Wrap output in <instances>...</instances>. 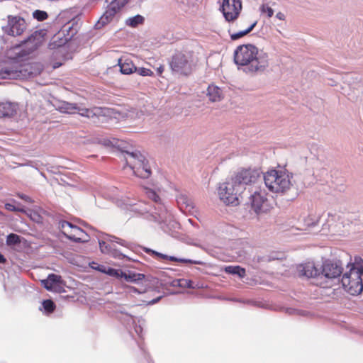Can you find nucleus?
Wrapping results in <instances>:
<instances>
[{
    "instance_id": "1",
    "label": "nucleus",
    "mask_w": 363,
    "mask_h": 363,
    "mask_svg": "<svg viewBox=\"0 0 363 363\" xmlns=\"http://www.w3.org/2000/svg\"><path fill=\"white\" fill-rule=\"evenodd\" d=\"M263 172L259 168H241L230 181L223 183L218 189L220 199L226 205L237 206L243 200L248 186L261 179Z\"/></svg>"
},
{
    "instance_id": "10",
    "label": "nucleus",
    "mask_w": 363,
    "mask_h": 363,
    "mask_svg": "<svg viewBox=\"0 0 363 363\" xmlns=\"http://www.w3.org/2000/svg\"><path fill=\"white\" fill-rule=\"evenodd\" d=\"M24 215L35 223H43V218L42 213L44 210L40 206V201L38 196H30L24 194Z\"/></svg>"
},
{
    "instance_id": "60",
    "label": "nucleus",
    "mask_w": 363,
    "mask_h": 363,
    "mask_svg": "<svg viewBox=\"0 0 363 363\" xmlns=\"http://www.w3.org/2000/svg\"><path fill=\"white\" fill-rule=\"evenodd\" d=\"M6 262V259L5 257L0 252V264H5Z\"/></svg>"
},
{
    "instance_id": "34",
    "label": "nucleus",
    "mask_w": 363,
    "mask_h": 363,
    "mask_svg": "<svg viewBox=\"0 0 363 363\" xmlns=\"http://www.w3.org/2000/svg\"><path fill=\"white\" fill-rule=\"evenodd\" d=\"M177 204L182 208H193L191 200L186 195L180 194L177 196L176 199Z\"/></svg>"
},
{
    "instance_id": "38",
    "label": "nucleus",
    "mask_w": 363,
    "mask_h": 363,
    "mask_svg": "<svg viewBox=\"0 0 363 363\" xmlns=\"http://www.w3.org/2000/svg\"><path fill=\"white\" fill-rule=\"evenodd\" d=\"M32 16L38 21L42 22L47 20L49 17V15L45 11L36 9L33 12Z\"/></svg>"
},
{
    "instance_id": "6",
    "label": "nucleus",
    "mask_w": 363,
    "mask_h": 363,
    "mask_svg": "<svg viewBox=\"0 0 363 363\" xmlns=\"http://www.w3.org/2000/svg\"><path fill=\"white\" fill-rule=\"evenodd\" d=\"M102 235L104 236V239L105 240L99 238H96V240H93L91 243V250H96L97 248L98 244L101 252L104 255H109L110 257L119 260H131L130 257L122 253L121 250L116 248L113 244L117 243L121 246L129 247L130 244L127 241L115 235L104 233H102Z\"/></svg>"
},
{
    "instance_id": "42",
    "label": "nucleus",
    "mask_w": 363,
    "mask_h": 363,
    "mask_svg": "<svg viewBox=\"0 0 363 363\" xmlns=\"http://www.w3.org/2000/svg\"><path fill=\"white\" fill-rule=\"evenodd\" d=\"M129 0H113L108 6L114 9L118 13L125 5L128 2Z\"/></svg>"
},
{
    "instance_id": "9",
    "label": "nucleus",
    "mask_w": 363,
    "mask_h": 363,
    "mask_svg": "<svg viewBox=\"0 0 363 363\" xmlns=\"http://www.w3.org/2000/svg\"><path fill=\"white\" fill-rule=\"evenodd\" d=\"M169 65L173 74L187 77L191 74L194 63L191 54L176 52L169 59Z\"/></svg>"
},
{
    "instance_id": "13",
    "label": "nucleus",
    "mask_w": 363,
    "mask_h": 363,
    "mask_svg": "<svg viewBox=\"0 0 363 363\" xmlns=\"http://www.w3.org/2000/svg\"><path fill=\"white\" fill-rule=\"evenodd\" d=\"M41 285L48 291L62 294L66 292L65 281L60 275L51 273L46 279L41 280Z\"/></svg>"
},
{
    "instance_id": "43",
    "label": "nucleus",
    "mask_w": 363,
    "mask_h": 363,
    "mask_svg": "<svg viewBox=\"0 0 363 363\" xmlns=\"http://www.w3.org/2000/svg\"><path fill=\"white\" fill-rule=\"evenodd\" d=\"M89 267L92 269L104 274L106 265V264H99V263H98V262H96L95 261H92V262H91L89 263Z\"/></svg>"
},
{
    "instance_id": "45",
    "label": "nucleus",
    "mask_w": 363,
    "mask_h": 363,
    "mask_svg": "<svg viewBox=\"0 0 363 363\" xmlns=\"http://www.w3.org/2000/svg\"><path fill=\"white\" fill-rule=\"evenodd\" d=\"M135 72H138L139 75L143 77L154 75V73L151 69L145 67H137V70L135 71Z\"/></svg>"
},
{
    "instance_id": "61",
    "label": "nucleus",
    "mask_w": 363,
    "mask_h": 363,
    "mask_svg": "<svg viewBox=\"0 0 363 363\" xmlns=\"http://www.w3.org/2000/svg\"><path fill=\"white\" fill-rule=\"evenodd\" d=\"M61 65H62V63L56 62V63L54 64L53 68L54 69L58 68V67H60V66H61Z\"/></svg>"
},
{
    "instance_id": "49",
    "label": "nucleus",
    "mask_w": 363,
    "mask_h": 363,
    "mask_svg": "<svg viewBox=\"0 0 363 363\" xmlns=\"http://www.w3.org/2000/svg\"><path fill=\"white\" fill-rule=\"evenodd\" d=\"M74 233H75L76 235H77V237L85 238V240H86V242H89L90 236L81 228H79V227L75 228V230Z\"/></svg>"
},
{
    "instance_id": "64",
    "label": "nucleus",
    "mask_w": 363,
    "mask_h": 363,
    "mask_svg": "<svg viewBox=\"0 0 363 363\" xmlns=\"http://www.w3.org/2000/svg\"><path fill=\"white\" fill-rule=\"evenodd\" d=\"M276 258L275 257H269L268 259H267V261H271L272 259H275Z\"/></svg>"
},
{
    "instance_id": "46",
    "label": "nucleus",
    "mask_w": 363,
    "mask_h": 363,
    "mask_svg": "<svg viewBox=\"0 0 363 363\" xmlns=\"http://www.w3.org/2000/svg\"><path fill=\"white\" fill-rule=\"evenodd\" d=\"M247 34H248V32L247 31L246 29H245L243 30H240L238 32L231 33L230 35L231 40L234 41V40H237L244 37L245 35H246Z\"/></svg>"
},
{
    "instance_id": "53",
    "label": "nucleus",
    "mask_w": 363,
    "mask_h": 363,
    "mask_svg": "<svg viewBox=\"0 0 363 363\" xmlns=\"http://www.w3.org/2000/svg\"><path fill=\"white\" fill-rule=\"evenodd\" d=\"M23 166L24 167H32L33 169V171L36 174H41V172L38 170V168H34L30 164V162H24V164H23Z\"/></svg>"
},
{
    "instance_id": "2",
    "label": "nucleus",
    "mask_w": 363,
    "mask_h": 363,
    "mask_svg": "<svg viewBox=\"0 0 363 363\" xmlns=\"http://www.w3.org/2000/svg\"><path fill=\"white\" fill-rule=\"evenodd\" d=\"M234 63L239 70L250 75L262 73L269 65L268 54L253 44L238 46L233 53Z\"/></svg>"
},
{
    "instance_id": "28",
    "label": "nucleus",
    "mask_w": 363,
    "mask_h": 363,
    "mask_svg": "<svg viewBox=\"0 0 363 363\" xmlns=\"http://www.w3.org/2000/svg\"><path fill=\"white\" fill-rule=\"evenodd\" d=\"M348 265H350L349 272H355L357 274H363V259L360 256L355 255L354 262L349 263Z\"/></svg>"
},
{
    "instance_id": "35",
    "label": "nucleus",
    "mask_w": 363,
    "mask_h": 363,
    "mask_svg": "<svg viewBox=\"0 0 363 363\" xmlns=\"http://www.w3.org/2000/svg\"><path fill=\"white\" fill-rule=\"evenodd\" d=\"M104 274L108 275L111 277H114L118 279H121L122 275H124L123 271L121 269H116L106 265Z\"/></svg>"
},
{
    "instance_id": "23",
    "label": "nucleus",
    "mask_w": 363,
    "mask_h": 363,
    "mask_svg": "<svg viewBox=\"0 0 363 363\" xmlns=\"http://www.w3.org/2000/svg\"><path fill=\"white\" fill-rule=\"evenodd\" d=\"M17 104L11 102L0 104V118L11 117L16 111Z\"/></svg>"
},
{
    "instance_id": "14",
    "label": "nucleus",
    "mask_w": 363,
    "mask_h": 363,
    "mask_svg": "<svg viewBox=\"0 0 363 363\" xmlns=\"http://www.w3.org/2000/svg\"><path fill=\"white\" fill-rule=\"evenodd\" d=\"M117 319L127 328L128 327H133L135 334L140 338H143V326L145 320L142 317L137 318L136 322L135 318L130 313H128L122 316L117 315Z\"/></svg>"
},
{
    "instance_id": "37",
    "label": "nucleus",
    "mask_w": 363,
    "mask_h": 363,
    "mask_svg": "<svg viewBox=\"0 0 363 363\" xmlns=\"http://www.w3.org/2000/svg\"><path fill=\"white\" fill-rule=\"evenodd\" d=\"M67 23L69 25V28H72V30H74V32L77 33L81 28L82 23L81 21V18L79 16H76L70 21L67 22Z\"/></svg>"
},
{
    "instance_id": "44",
    "label": "nucleus",
    "mask_w": 363,
    "mask_h": 363,
    "mask_svg": "<svg viewBox=\"0 0 363 363\" xmlns=\"http://www.w3.org/2000/svg\"><path fill=\"white\" fill-rule=\"evenodd\" d=\"M178 262L185 263V264H194L198 265L206 266V263L201 261V260H194L191 259L186 258H178Z\"/></svg>"
},
{
    "instance_id": "36",
    "label": "nucleus",
    "mask_w": 363,
    "mask_h": 363,
    "mask_svg": "<svg viewBox=\"0 0 363 363\" xmlns=\"http://www.w3.org/2000/svg\"><path fill=\"white\" fill-rule=\"evenodd\" d=\"M60 32L62 33V35H64L69 41H70L74 35L77 34V33L74 32V30H72V28H69V25L66 23Z\"/></svg>"
},
{
    "instance_id": "55",
    "label": "nucleus",
    "mask_w": 363,
    "mask_h": 363,
    "mask_svg": "<svg viewBox=\"0 0 363 363\" xmlns=\"http://www.w3.org/2000/svg\"><path fill=\"white\" fill-rule=\"evenodd\" d=\"M162 298V296H158L152 300H151L150 301H149L148 304L149 305H154L157 303H158Z\"/></svg>"
},
{
    "instance_id": "52",
    "label": "nucleus",
    "mask_w": 363,
    "mask_h": 363,
    "mask_svg": "<svg viewBox=\"0 0 363 363\" xmlns=\"http://www.w3.org/2000/svg\"><path fill=\"white\" fill-rule=\"evenodd\" d=\"M5 207L7 210L11 211H23V208L16 207L15 205H13L12 203H6Z\"/></svg>"
},
{
    "instance_id": "48",
    "label": "nucleus",
    "mask_w": 363,
    "mask_h": 363,
    "mask_svg": "<svg viewBox=\"0 0 363 363\" xmlns=\"http://www.w3.org/2000/svg\"><path fill=\"white\" fill-rule=\"evenodd\" d=\"M130 262H135L136 264L135 265H128V267H130V268H133V269H137V270H139V271H144V268L145 267V265L139 262L138 260H136V259H132L131 258V260H129Z\"/></svg>"
},
{
    "instance_id": "25",
    "label": "nucleus",
    "mask_w": 363,
    "mask_h": 363,
    "mask_svg": "<svg viewBox=\"0 0 363 363\" xmlns=\"http://www.w3.org/2000/svg\"><path fill=\"white\" fill-rule=\"evenodd\" d=\"M118 66L120 67V72L123 74H130L137 70V67L129 60H125L123 62L122 59H120Z\"/></svg>"
},
{
    "instance_id": "7",
    "label": "nucleus",
    "mask_w": 363,
    "mask_h": 363,
    "mask_svg": "<svg viewBox=\"0 0 363 363\" xmlns=\"http://www.w3.org/2000/svg\"><path fill=\"white\" fill-rule=\"evenodd\" d=\"M147 197L154 202V211H151L150 220L157 223L160 228L165 232L168 233L169 225L176 228H179V223L174 220H170L166 206L162 202L157 193L150 189L147 191Z\"/></svg>"
},
{
    "instance_id": "58",
    "label": "nucleus",
    "mask_w": 363,
    "mask_h": 363,
    "mask_svg": "<svg viewBox=\"0 0 363 363\" xmlns=\"http://www.w3.org/2000/svg\"><path fill=\"white\" fill-rule=\"evenodd\" d=\"M163 72H164V67L162 65H160V67H158L157 68V75L161 76V74H162Z\"/></svg>"
},
{
    "instance_id": "26",
    "label": "nucleus",
    "mask_w": 363,
    "mask_h": 363,
    "mask_svg": "<svg viewBox=\"0 0 363 363\" xmlns=\"http://www.w3.org/2000/svg\"><path fill=\"white\" fill-rule=\"evenodd\" d=\"M130 211L138 213L140 215L147 214L148 218H151L150 214L151 213V209L150 206L146 203H135L130 206Z\"/></svg>"
},
{
    "instance_id": "54",
    "label": "nucleus",
    "mask_w": 363,
    "mask_h": 363,
    "mask_svg": "<svg viewBox=\"0 0 363 363\" xmlns=\"http://www.w3.org/2000/svg\"><path fill=\"white\" fill-rule=\"evenodd\" d=\"M64 223L66 224L67 227L69 228L70 229H72L73 230V232H74L75 230V228H77L78 226L72 224V223L69 222V221H64Z\"/></svg>"
},
{
    "instance_id": "4",
    "label": "nucleus",
    "mask_w": 363,
    "mask_h": 363,
    "mask_svg": "<svg viewBox=\"0 0 363 363\" xmlns=\"http://www.w3.org/2000/svg\"><path fill=\"white\" fill-rule=\"evenodd\" d=\"M48 32L47 29L42 28L33 31L28 37L24 38V77L26 72L28 73V77H33L40 74L42 72L43 66L39 63L35 65L33 71L29 70L32 66L26 62V57L29 56L40 48L45 41Z\"/></svg>"
},
{
    "instance_id": "11",
    "label": "nucleus",
    "mask_w": 363,
    "mask_h": 363,
    "mask_svg": "<svg viewBox=\"0 0 363 363\" xmlns=\"http://www.w3.org/2000/svg\"><path fill=\"white\" fill-rule=\"evenodd\" d=\"M342 287L352 296H357L363 291V274L347 272L341 279Z\"/></svg>"
},
{
    "instance_id": "56",
    "label": "nucleus",
    "mask_w": 363,
    "mask_h": 363,
    "mask_svg": "<svg viewBox=\"0 0 363 363\" xmlns=\"http://www.w3.org/2000/svg\"><path fill=\"white\" fill-rule=\"evenodd\" d=\"M257 23V21H255L248 28H246V30L248 32V33H250L255 28V27L256 26Z\"/></svg>"
},
{
    "instance_id": "24",
    "label": "nucleus",
    "mask_w": 363,
    "mask_h": 363,
    "mask_svg": "<svg viewBox=\"0 0 363 363\" xmlns=\"http://www.w3.org/2000/svg\"><path fill=\"white\" fill-rule=\"evenodd\" d=\"M142 249L147 254L158 259H165L169 261L178 262V257L175 256L163 254L162 252H157L155 250H152L147 247H143Z\"/></svg>"
},
{
    "instance_id": "19",
    "label": "nucleus",
    "mask_w": 363,
    "mask_h": 363,
    "mask_svg": "<svg viewBox=\"0 0 363 363\" xmlns=\"http://www.w3.org/2000/svg\"><path fill=\"white\" fill-rule=\"evenodd\" d=\"M123 274L124 275H122L121 279H123L127 282L138 284L143 281L145 282L150 281L149 277H146L142 273L128 270L127 272H123Z\"/></svg>"
},
{
    "instance_id": "20",
    "label": "nucleus",
    "mask_w": 363,
    "mask_h": 363,
    "mask_svg": "<svg viewBox=\"0 0 363 363\" xmlns=\"http://www.w3.org/2000/svg\"><path fill=\"white\" fill-rule=\"evenodd\" d=\"M55 110L62 113L73 114L76 113L77 104L65 101H56L52 103Z\"/></svg>"
},
{
    "instance_id": "29",
    "label": "nucleus",
    "mask_w": 363,
    "mask_h": 363,
    "mask_svg": "<svg viewBox=\"0 0 363 363\" xmlns=\"http://www.w3.org/2000/svg\"><path fill=\"white\" fill-rule=\"evenodd\" d=\"M39 309L42 311L44 314L48 315L55 311L56 304L51 299H45L42 301Z\"/></svg>"
},
{
    "instance_id": "5",
    "label": "nucleus",
    "mask_w": 363,
    "mask_h": 363,
    "mask_svg": "<svg viewBox=\"0 0 363 363\" xmlns=\"http://www.w3.org/2000/svg\"><path fill=\"white\" fill-rule=\"evenodd\" d=\"M22 43L16 44L7 51L8 62L6 65L0 68V79H16L21 76L23 70Z\"/></svg>"
},
{
    "instance_id": "31",
    "label": "nucleus",
    "mask_w": 363,
    "mask_h": 363,
    "mask_svg": "<svg viewBox=\"0 0 363 363\" xmlns=\"http://www.w3.org/2000/svg\"><path fill=\"white\" fill-rule=\"evenodd\" d=\"M101 144L106 147H115L120 151L121 148H123L124 143L116 138H102L100 141Z\"/></svg>"
},
{
    "instance_id": "47",
    "label": "nucleus",
    "mask_w": 363,
    "mask_h": 363,
    "mask_svg": "<svg viewBox=\"0 0 363 363\" xmlns=\"http://www.w3.org/2000/svg\"><path fill=\"white\" fill-rule=\"evenodd\" d=\"M260 11L262 13H266L269 18H271L274 15V10L267 4H262L260 7Z\"/></svg>"
},
{
    "instance_id": "63",
    "label": "nucleus",
    "mask_w": 363,
    "mask_h": 363,
    "mask_svg": "<svg viewBox=\"0 0 363 363\" xmlns=\"http://www.w3.org/2000/svg\"><path fill=\"white\" fill-rule=\"evenodd\" d=\"M23 245H24V248L27 246H28V244L27 243V241L24 239V242H23Z\"/></svg>"
},
{
    "instance_id": "16",
    "label": "nucleus",
    "mask_w": 363,
    "mask_h": 363,
    "mask_svg": "<svg viewBox=\"0 0 363 363\" xmlns=\"http://www.w3.org/2000/svg\"><path fill=\"white\" fill-rule=\"evenodd\" d=\"M126 164L129 166L134 173L139 177L147 179L152 174L151 168L147 160L144 157V160L139 161L138 164H131L126 160Z\"/></svg>"
},
{
    "instance_id": "22",
    "label": "nucleus",
    "mask_w": 363,
    "mask_h": 363,
    "mask_svg": "<svg viewBox=\"0 0 363 363\" xmlns=\"http://www.w3.org/2000/svg\"><path fill=\"white\" fill-rule=\"evenodd\" d=\"M207 96L212 102L220 101L223 98L222 89L214 84L208 85L207 88Z\"/></svg>"
},
{
    "instance_id": "8",
    "label": "nucleus",
    "mask_w": 363,
    "mask_h": 363,
    "mask_svg": "<svg viewBox=\"0 0 363 363\" xmlns=\"http://www.w3.org/2000/svg\"><path fill=\"white\" fill-rule=\"evenodd\" d=\"M262 174L265 186L272 192L284 194L292 185L285 171L271 169Z\"/></svg>"
},
{
    "instance_id": "33",
    "label": "nucleus",
    "mask_w": 363,
    "mask_h": 363,
    "mask_svg": "<svg viewBox=\"0 0 363 363\" xmlns=\"http://www.w3.org/2000/svg\"><path fill=\"white\" fill-rule=\"evenodd\" d=\"M120 152L122 153H125V155H129L131 158L137 161L138 164L139 161L144 160V155L138 150H133L130 151L127 149V147L123 145V148H121Z\"/></svg>"
},
{
    "instance_id": "62",
    "label": "nucleus",
    "mask_w": 363,
    "mask_h": 363,
    "mask_svg": "<svg viewBox=\"0 0 363 363\" xmlns=\"http://www.w3.org/2000/svg\"><path fill=\"white\" fill-rule=\"evenodd\" d=\"M133 291L135 293L140 294L141 292L135 287H133Z\"/></svg>"
},
{
    "instance_id": "59",
    "label": "nucleus",
    "mask_w": 363,
    "mask_h": 363,
    "mask_svg": "<svg viewBox=\"0 0 363 363\" xmlns=\"http://www.w3.org/2000/svg\"><path fill=\"white\" fill-rule=\"evenodd\" d=\"M65 220H62L59 223V228L62 230V232L64 231L63 230L67 227L66 224L64 223Z\"/></svg>"
},
{
    "instance_id": "15",
    "label": "nucleus",
    "mask_w": 363,
    "mask_h": 363,
    "mask_svg": "<svg viewBox=\"0 0 363 363\" xmlns=\"http://www.w3.org/2000/svg\"><path fill=\"white\" fill-rule=\"evenodd\" d=\"M245 197H247L249 199V202L247 203H250L251 208L256 213H258L261 211L263 203L267 201L264 191L256 189L255 191L252 192L250 188L248 189L247 192L245 193Z\"/></svg>"
},
{
    "instance_id": "21",
    "label": "nucleus",
    "mask_w": 363,
    "mask_h": 363,
    "mask_svg": "<svg viewBox=\"0 0 363 363\" xmlns=\"http://www.w3.org/2000/svg\"><path fill=\"white\" fill-rule=\"evenodd\" d=\"M68 42L69 41L59 31L52 36L48 45V48L50 50H55L65 46Z\"/></svg>"
},
{
    "instance_id": "3",
    "label": "nucleus",
    "mask_w": 363,
    "mask_h": 363,
    "mask_svg": "<svg viewBox=\"0 0 363 363\" xmlns=\"http://www.w3.org/2000/svg\"><path fill=\"white\" fill-rule=\"evenodd\" d=\"M343 272L342 262L340 259H325L320 268H318L313 262H308L301 264L298 267L300 277H305L307 279H313L316 281V285L322 284L321 280L338 279Z\"/></svg>"
},
{
    "instance_id": "39",
    "label": "nucleus",
    "mask_w": 363,
    "mask_h": 363,
    "mask_svg": "<svg viewBox=\"0 0 363 363\" xmlns=\"http://www.w3.org/2000/svg\"><path fill=\"white\" fill-rule=\"evenodd\" d=\"M62 235L67 239L74 242L76 243H86V240L84 237H77L75 233L74 234H69L66 231H62Z\"/></svg>"
},
{
    "instance_id": "12",
    "label": "nucleus",
    "mask_w": 363,
    "mask_h": 363,
    "mask_svg": "<svg viewBox=\"0 0 363 363\" xmlns=\"http://www.w3.org/2000/svg\"><path fill=\"white\" fill-rule=\"evenodd\" d=\"M242 10L241 0H223L220 6L225 19L228 22H233L236 20Z\"/></svg>"
},
{
    "instance_id": "17",
    "label": "nucleus",
    "mask_w": 363,
    "mask_h": 363,
    "mask_svg": "<svg viewBox=\"0 0 363 363\" xmlns=\"http://www.w3.org/2000/svg\"><path fill=\"white\" fill-rule=\"evenodd\" d=\"M117 12L114 9L111 8L108 5L105 12L101 15L99 19L94 24V29L99 30L111 23Z\"/></svg>"
},
{
    "instance_id": "27",
    "label": "nucleus",
    "mask_w": 363,
    "mask_h": 363,
    "mask_svg": "<svg viewBox=\"0 0 363 363\" xmlns=\"http://www.w3.org/2000/svg\"><path fill=\"white\" fill-rule=\"evenodd\" d=\"M169 285L173 287L186 288L189 289H194L195 288V284L192 280L185 279H173L169 283Z\"/></svg>"
},
{
    "instance_id": "51",
    "label": "nucleus",
    "mask_w": 363,
    "mask_h": 363,
    "mask_svg": "<svg viewBox=\"0 0 363 363\" xmlns=\"http://www.w3.org/2000/svg\"><path fill=\"white\" fill-rule=\"evenodd\" d=\"M115 313L117 315L122 316L125 315V313H128V312L125 311V308L123 306H119L115 309Z\"/></svg>"
},
{
    "instance_id": "32",
    "label": "nucleus",
    "mask_w": 363,
    "mask_h": 363,
    "mask_svg": "<svg viewBox=\"0 0 363 363\" xmlns=\"http://www.w3.org/2000/svg\"><path fill=\"white\" fill-rule=\"evenodd\" d=\"M145 17L140 14H137L134 16L129 17L125 20V25L130 28H137L139 25H143L145 23Z\"/></svg>"
},
{
    "instance_id": "57",
    "label": "nucleus",
    "mask_w": 363,
    "mask_h": 363,
    "mask_svg": "<svg viewBox=\"0 0 363 363\" xmlns=\"http://www.w3.org/2000/svg\"><path fill=\"white\" fill-rule=\"evenodd\" d=\"M276 18H277L279 20L284 21L285 19V16H284V14L283 13L278 12L276 14Z\"/></svg>"
},
{
    "instance_id": "30",
    "label": "nucleus",
    "mask_w": 363,
    "mask_h": 363,
    "mask_svg": "<svg viewBox=\"0 0 363 363\" xmlns=\"http://www.w3.org/2000/svg\"><path fill=\"white\" fill-rule=\"evenodd\" d=\"M225 272L228 274L237 275L240 278H243L246 275V270L240 265L227 266L225 267Z\"/></svg>"
},
{
    "instance_id": "18",
    "label": "nucleus",
    "mask_w": 363,
    "mask_h": 363,
    "mask_svg": "<svg viewBox=\"0 0 363 363\" xmlns=\"http://www.w3.org/2000/svg\"><path fill=\"white\" fill-rule=\"evenodd\" d=\"M21 19L16 17H9L8 25L4 28L5 32L12 36L20 35L23 33Z\"/></svg>"
},
{
    "instance_id": "41",
    "label": "nucleus",
    "mask_w": 363,
    "mask_h": 363,
    "mask_svg": "<svg viewBox=\"0 0 363 363\" xmlns=\"http://www.w3.org/2000/svg\"><path fill=\"white\" fill-rule=\"evenodd\" d=\"M77 108L76 113H77L79 115L83 117H86L88 118H92L95 116V113L93 112L92 110L86 108H81L78 106L77 104Z\"/></svg>"
},
{
    "instance_id": "50",
    "label": "nucleus",
    "mask_w": 363,
    "mask_h": 363,
    "mask_svg": "<svg viewBox=\"0 0 363 363\" xmlns=\"http://www.w3.org/2000/svg\"><path fill=\"white\" fill-rule=\"evenodd\" d=\"M138 345L147 362L148 363H154L153 360L150 358V354L145 351L143 344L138 342Z\"/></svg>"
},
{
    "instance_id": "40",
    "label": "nucleus",
    "mask_w": 363,
    "mask_h": 363,
    "mask_svg": "<svg viewBox=\"0 0 363 363\" xmlns=\"http://www.w3.org/2000/svg\"><path fill=\"white\" fill-rule=\"evenodd\" d=\"M21 242V238L20 236H18L16 234L14 233H10L7 235L6 238V244L9 246L11 247H15L16 245L20 244Z\"/></svg>"
}]
</instances>
